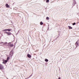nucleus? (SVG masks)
Wrapping results in <instances>:
<instances>
[{"label":"nucleus","mask_w":79,"mask_h":79,"mask_svg":"<svg viewBox=\"0 0 79 79\" xmlns=\"http://www.w3.org/2000/svg\"><path fill=\"white\" fill-rule=\"evenodd\" d=\"M68 27H69V29H73V27H71L70 26H68Z\"/></svg>","instance_id":"0eeeda50"},{"label":"nucleus","mask_w":79,"mask_h":79,"mask_svg":"<svg viewBox=\"0 0 79 79\" xmlns=\"http://www.w3.org/2000/svg\"><path fill=\"white\" fill-rule=\"evenodd\" d=\"M73 25L74 26L76 24V23H74L73 24Z\"/></svg>","instance_id":"f3484780"},{"label":"nucleus","mask_w":79,"mask_h":79,"mask_svg":"<svg viewBox=\"0 0 79 79\" xmlns=\"http://www.w3.org/2000/svg\"><path fill=\"white\" fill-rule=\"evenodd\" d=\"M7 34L8 35H11V33H10V32H8Z\"/></svg>","instance_id":"1a4fd4ad"},{"label":"nucleus","mask_w":79,"mask_h":79,"mask_svg":"<svg viewBox=\"0 0 79 79\" xmlns=\"http://www.w3.org/2000/svg\"><path fill=\"white\" fill-rule=\"evenodd\" d=\"M4 67L3 65L0 64V69H3Z\"/></svg>","instance_id":"f03ea898"},{"label":"nucleus","mask_w":79,"mask_h":79,"mask_svg":"<svg viewBox=\"0 0 79 79\" xmlns=\"http://www.w3.org/2000/svg\"><path fill=\"white\" fill-rule=\"evenodd\" d=\"M45 61H46V62H48V60L47 59H45Z\"/></svg>","instance_id":"9d476101"},{"label":"nucleus","mask_w":79,"mask_h":79,"mask_svg":"<svg viewBox=\"0 0 79 79\" xmlns=\"http://www.w3.org/2000/svg\"><path fill=\"white\" fill-rule=\"evenodd\" d=\"M58 79H61V78L60 77H59Z\"/></svg>","instance_id":"4be33fe9"},{"label":"nucleus","mask_w":79,"mask_h":79,"mask_svg":"<svg viewBox=\"0 0 79 79\" xmlns=\"http://www.w3.org/2000/svg\"><path fill=\"white\" fill-rule=\"evenodd\" d=\"M75 45H76V48H77L79 46V44L77 43V42L75 43Z\"/></svg>","instance_id":"7ed1b4c3"},{"label":"nucleus","mask_w":79,"mask_h":79,"mask_svg":"<svg viewBox=\"0 0 79 79\" xmlns=\"http://www.w3.org/2000/svg\"><path fill=\"white\" fill-rule=\"evenodd\" d=\"M4 62L5 63H7V62H8V60H4Z\"/></svg>","instance_id":"423d86ee"},{"label":"nucleus","mask_w":79,"mask_h":79,"mask_svg":"<svg viewBox=\"0 0 79 79\" xmlns=\"http://www.w3.org/2000/svg\"><path fill=\"white\" fill-rule=\"evenodd\" d=\"M5 33H6V34H7L8 32H7V31H5Z\"/></svg>","instance_id":"aec40b11"},{"label":"nucleus","mask_w":79,"mask_h":79,"mask_svg":"<svg viewBox=\"0 0 79 79\" xmlns=\"http://www.w3.org/2000/svg\"><path fill=\"white\" fill-rule=\"evenodd\" d=\"M11 30V29H7V31H8V32H10V31Z\"/></svg>","instance_id":"6e6552de"},{"label":"nucleus","mask_w":79,"mask_h":79,"mask_svg":"<svg viewBox=\"0 0 79 79\" xmlns=\"http://www.w3.org/2000/svg\"><path fill=\"white\" fill-rule=\"evenodd\" d=\"M10 43H9L8 44V45H10Z\"/></svg>","instance_id":"412c9836"},{"label":"nucleus","mask_w":79,"mask_h":79,"mask_svg":"<svg viewBox=\"0 0 79 79\" xmlns=\"http://www.w3.org/2000/svg\"><path fill=\"white\" fill-rule=\"evenodd\" d=\"M8 60H9V57H7V61Z\"/></svg>","instance_id":"a211bd4d"},{"label":"nucleus","mask_w":79,"mask_h":79,"mask_svg":"<svg viewBox=\"0 0 79 79\" xmlns=\"http://www.w3.org/2000/svg\"><path fill=\"white\" fill-rule=\"evenodd\" d=\"M11 51H12V52H11L10 53V55H11V54L12 53V52H13V50H12Z\"/></svg>","instance_id":"6ab92c4d"},{"label":"nucleus","mask_w":79,"mask_h":79,"mask_svg":"<svg viewBox=\"0 0 79 79\" xmlns=\"http://www.w3.org/2000/svg\"><path fill=\"white\" fill-rule=\"evenodd\" d=\"M12 56H13V54H12Z\"/></svg>","instance_id":"5701e85b"},{"label":"nucleus","mask_w":79,"mask_h":79,"mask_svg":"<svg viewBox=\"0 0 79 79\" xmlns=\"http://www.w3.org/2000/svg\"><path fill=\"white\" fill-rule=\"evenodd\" d=\"M27 56L28 57V58H31V55L30 54H28Z\"/></svg>","instance_id":"39448f33"},{"label":"nucleus","mask_w":79,"mask_h":79,"mask_svg":"<svg viewBox=\"0 0 79 79\" xmlns=\"http://www.w3.org/2000/svg\"><path fill=\"white\" fill-rule=\"evenodd\" d=\"M49 2V0H47L46 1V3H48V2Z\"/></svg>","instance_id":"ddd939ff"},{"label":"nucleus","mask_w":79,"mask_h":79,"mask_svg":"<svg viewBox=\"0 0 79 79\" xmlns=\"http://www.w3.org/2000/svg\"><path fill=\"white\" fill-rule=\"evenodd\" d=\"M10 47H13V44H11L10 45Z\"/></svg>","instance_id":"4468645a"},{"label":"nucleus","mask_w":79,"mask_h":79,"mask_svg":"<svg viewBox=\"0 0 79 79\" xmlns=\"http://www.w3.org/2000/svg\"><path fill=\"white\" fill-rule=\"evenodd\" d=\"M40 25H42V24H43V23H42V22H40Z\"/></svg>","instance_id":"9b49d317"},{"label":"nucleus","mask_w":79,"mask_h":79,"mask_svg":"<svg viewBox=\"0 0 79 79\" xmlns=\"http://www.w3.org/2000/svg\"><path fill=\"white\" fill-rule=\"evenodd\" d=\"M7 44L8 43L7 42H6L5 43L1 42L0 43V44H2V45H5L6 46V45H7Z\"/></svg>","instance_id":"f257e3e1"},{"label":"nucleus","mask_w":79,"mask_h":79,"mask_svg":"<svg viewBox=\"0 0 79 79\" xmlns=\"http://www.w3.org/2000/svg\"><path fill=\"white\" fill-rule=\"evenodd\" d=\"M6 8H9L10 6H9L7 4H6Z\"/></svg>","instance_id":"20e7f679"},{"label":"nucleus","mask_w":79,"mask_h":79,"mask_svg":"<svg viewBox=\"0 0 79 79\" xmlns=\"http://www.w3.org/2000/svg\"><path fill=\"white\" fill-rule=\"evenodd\" d=\"M46 19H47L48 20V19H49V17H47L46 18Z\"/></svg>","instance_id":"2eb2a0df"},{"label":"nucleus","mask_w":79,"mask_h":79,"mask_svg":"<svg viewBox=\"0 0 79 79\" xmlns=\"http://www.w3.org/2000/svg\"><path fill=\"white\" fill-rule=\"evenodd\" d=\"M3 62H2V63H3V64H5V62H4V60H3Z\"/></svg>","instance_id":"dca6fc26"},{"label":"nucleus","mask_w":79,"mask_h":79,"mask_svg":"<svg viewBox=\"0 0 79 79\" xmlns=\"http://www.w3.org/2000/svg\"><path fill=\"white\" fill-rule=\"evenodd\" d=\"M7 31V29H6L5 30H3V31Z\"/></svg>","instance_id":"f8f14e48"}]
</instances>
